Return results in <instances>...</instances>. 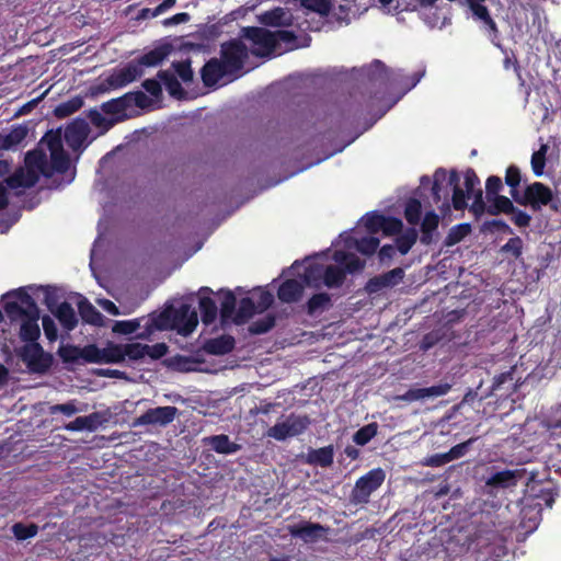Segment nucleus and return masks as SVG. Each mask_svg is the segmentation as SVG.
<instances>
[{"mask_svg":"<svg viewBox=\"0 0 561 561\" xmlns=\"http://www.w3.org/2000/svg\"><path fill=\"white\" fill-rule=\"evenodd\" d=\"M522 477L518 470H502L491 474L485 485L491 489H508L515 486Z\"/></svg>","mask_w":561,"mask_h":561,"instance_id":"obj_22","label":"nucleus"},{"mask_svg":"<svg viewBox=\"0 0 561 561\" xmlns=\"http://www.w3.org/2000/svg\"><path fill=\"white\" fill-rule=\"evenodd\" d=\"M378 433V424L376 422L364 425L353 435L356 445L364 446L369 443Z\"/></svg>","mask_w":561,"mask_h":561,"instance_id":"obj_48","label":"nucleus"},{"mask_svg":"<svg viewBox=\"0 0 561 561\" xmlns=\"http://www.w3.org/2000/svg\"><path fill=\"white\" fill-rule=\"evenodd\" d=\"M311 424L307 414L290 413L283 422H277L266 431V436L278 442L305 433Z\"/></svg>","mask_w":561,"mask_h":561,"instance_id":"obj_4","label":"nucleus"},{"mask_svg":"<svg viewBox=\"0 0 561 561\" xmlns=\"http://www.w3.org/2000/svg\"><path fill=\"white\" fill-rule=\"evenodd\" d=\"M488 202L490 204L488 206L486 213L492 216H496L500 214L508 215L512 211L516 210L513 201L504 195L496 196Z\"/></svg>","mask_w":561,"mask_h":561,"instance_id":"obj_35","label":"nucleus"},{"mask_svg":"<svg viewBox=\"0 0 561 561\" xmlns=\"http://www.w3.org/2000/svg\"><path fill=\"white\" fill-rule=\"evenodd\" d=\"M157 77L164 84L170 95L180 98L184 94V90L180 81L172 72L168 70H159Z\"/></svg>","mask_w":561,"mask_h":561,"instance_id":"obj_42","label":"nucleus"},{"mask_svg":"<svg viewBox=\"0 0 561 561\" xmlns=\"http://www.w3.org/2000/svg\"><path fill=\"white\" fill-rule=\"evenodd\" d=\"M229 72L225 65L217 58H210L201 69V77L206 87L215 85L225 75Z\"/></svg>","mask_w":561,"mask_h":561,"instance_id":"obj_20","label":"nucleus"},{"mask_svg":"<svg viewBox=\"0 0 561 561\" xmlns=\"http://www.w3.org/2000/svg\"><path fill=\"white\" fill-rule=\"evenodd\" d=\"M51 313L67 331H72L78 324L76 312L72 306L67 301L59 304Z\"/></svg>","mask_w":561,"mask_h":561,"instance_id":"obj_28","label":"nucleus"},{"mask_svg":"<svg viewBox=\"0 0 561 561\" xmlns=\"http://www.w3.org/2000/svg\"><path fill=\"white\" fill-rule=\"evenodd\" d=\"M380 241L377 237H364L355 240V248L364 255H373L379 248Z\"/></svg>","mask_w":561,"mask_h":561,"instance_id":"obj_52","label":"nucleus"},{"mask_svg":"<svg viewBox=\"0 0 561 561\" xmlns=\"http://www.w3.org/2000/svg\"><path fill=\"white\" fill-rule=\"evenodd\" d=\"M102 364L121 363L124 360L122 344L110 343L106 347L101 348Z\"/></svg>","mask_w":561,"mask_h":561,"instance_id":"obj_51","label":"nucleus"},{"mask_svg":"<svg viewBox=\"0 0 561 561\" xmlns=\"http://www.w3.org/2000/svg\"><path fill=\"white\" fill-rule=\"evenodd\" d=\"M522 180L523 179H522L520 169L515 164L508 165L506 169V172H505V183L510 187V194H511L513 201H515V202L522 194L519 192V185H520Z\"/></svg>","mask_w":561,"mask_h":561,"instance_id":"obj_36","label":"nucleus"},{"mask_svg":"<svg viewBox=\"0 0 561 561\" xmlns=\"http://www.w3.org/2000/svg\"><path fill=\"white\" fill-rule=\"evenodd\" d=\"M451 386L449 383H439L426 388H412L399 396L398 399L407 402L419 401L425 398H437L449 392Z\"/></svg>","mask_w":561,"mask_h":561,"instance_id":"obj_17","label":"nucleus"},{"mask_svg":"<svg viewBox=\"0 0 561 561\" xmlns=\"http://www.w3.org/2000/svg\"><path fill=\"white\" fill-rule=\"evenodd\" d=\"M88 539L94 541L98 547H103L107 542H112L115 546L124 543V536L116 535L113 531H93L89 535Z\"/></svg>","mask_w":561,"mask_h":561,"instance_id":"obj_46","label":"nucleus"},{"mask_svg":"<svg viewBox=\"0 0 561 561\" xmlns=\"http://www.w3.org/2000/svg\"><path fill=\"white\" fill-rule=\"evenodd\" d=\"M477 439H478V437H470L469 439L453 446L448 450L450 460L454 461V460H457V459L466 456L469 453V450L471 449L474 442H477Z\"/></svg>","mask_w":561,"mask_h":561,"instance_id":"obj_61","label":"nucleus"},{"mask_svg":"<svg viewBox=\"0 0 561 561\" xmlns=\"http://www.w3.org/2000/svg\"><path fill=\"white\" fill-rule=\"evenodd\" d=\"M304 293V284L297 279H286L277 289V297L282 302H297Z\"/></svg>","mask_w":561,"mask_h":561,"instance_id":"obj_23","label":"nucleus"},{"mask_svg":"<svg viewBox=\"0 0 561 561\" xmlns=\"http://www.w3.org/2000/svg\"><path fill=\"white\" fill-rule=\"evenodd\" d=\"M236 346V340L229 334H222L218 337L208 339L203 345V350L210 355H226Z\"/></svg>","mask_w":561,"mask_h":561,"instance_id":"obj_21","label":"nucleus"},{"mask_svg":"<svg viewBox=\"0 0 561 561\" xmlns=\"http://www.w3.org/2000/svg\"><path fill=\"white\" fill-rule=\"evenodd\" d=\"M275 39V49L280 43L286 44V49L296 48L297 36L293 31L277 30L273 32Z\"/></svg>","mask_w":561,"mask_h":561,"instance_id":"obj_60","label":"nucleus"},{"mask_svg":"<svg viewBox=\"0 0 561 561\" xmlns=\"http://www.w3.org/2000/svg\"><path fill=\"white\" fill-rule=\"evenodd\" d=\"M275 317L273 314H266L252 322L249 327V332L254 335L267 333L275 327Z\"/></svg>","mask_w":561,"mask_h":561,"instance_id":"obj_50","label":"nucleus"},{"mask_svg":"<svg viewBox=\"0 0 561 561\" xmlns=\"http://www.w3.org/2000/svg\"><path fill=\"white\" fill-rule=\"evenodd\" d=\"M324 267L318 263H310L304 268L300 274L302 284L312 288H320L323 284Z\"/></svg>","mask_w":561,"mask_h":561,"instance_id":"obj_29","label":"nucleus"},{"mask_svg":"<svg viewBox=\"0 0 561 561\" xmlns=\"http://www.w3.org/2000/svg\"><path fill=\"white\" fill-rule=\"evenodd\" d=\"M79 314L84 323L101 327L103 314L82 295H79L77 302Z\"/></svg>","mask_w":561,"mask_h":561,"instance_id":"obj_24","label":"nucleus"},{"mask_svg":"<svg viewBox=\"0 0 561 561\" xmlns=\"http://www.w3.org/2000/svg\"><path fill=\"white\" fill-rule=\"evenodd\" d=\"M333 259L336 263L343 265L346 273H356L365 267V261L360 260L354 253L345 251H335Z\"/></svg>","mask_w":561,"mask_h":561,"instance_id":"obj_30","label":"nucleus"},{"mask_svg":"<svg viewBox=\"0 0 561 561\" xmlns=\"http://www.w3.org/2000/svg\"><path fill=\"white\" fill-rule=\"evenodd\" d=\"M199 310L202 316V321L204 324H211L216 318L218 308L215 300L208 296H203L199 299Z\"/></svg>","mask_w":561,"mask_h":561,"instance_id":"obj_44","label":"nucleus"},{"mask_svg":"<svg viewBox=\"0 0 561 561\" xmlns=\"http://www.w3.org/2000/svg\"><path fill=\"white\" fill-rule=\"evenodd\" d=\"M422 215V204L417 198L411 197L405 203L404 207V218L405 220L415 226L420 222Z\"/></svg>","mask_w":561,"mask_h":561,"instance_id":"obj_47","label":"nucleus"},{"mask_svg":"<svg viewBox=\"0 0 561 561\" xmlns=\"http://www.w3.org/2000/svg\"><path fill=\"white\" fill-rule=\"evenodd\" d=\"M24 302L31 305L28 317L23 319L20 328V339L27 343H38L37 340L41 336V330L38 327L39 309L32 296H24Z\"/></svg>","mask_w":561,"mask_h":561,"instance_id":"obj_11","label":"nucleus"},{"mask_svg":"<svg viewBox=\"0 0 561 561\" xmlns=\"http://www.w3.org/2000/svg\"><path fill=\"white\" fill-rule=\"evenodd\" d=\"M236 301L237 300L233 293L230 290L226 291L220 304V317L222 322H226L232 318L236 310Z\"/></svg>","mask_w":561,"mask_h":561,"instance_id":"obj_53","label":"nucleus"},{"mask_svg":"<svg viewBox=\"0 0 561 561\" xmlns=\"http://www.w3.org/2000/svg\"><path fill=\"white\" fill-rule=\"evenodd\" d=\"M256 309L255 302L251 298H242L233 317V322L238 325L245 323L250 318H252Z\"/></svg>","mask_w":561,"mask_h":561,"instance_id":"obj_43","label":"nucleus"},{"mask_svg":"<svg viewBox=\"0 0 561 561\" xmlns=\"http://www.w3.org/2000/svg\"><path fill=\"white\" fill-rule=\"evenodd\" d=\"M221 64L229 73H234L243 68L249 53L245 44L240 39H230L221 45Z\"/></svg>","mask_w":561,"mask_h":561,"instance_id":"obj_7","label":"nucleus"},{"mask_svg":"<svg viewBox=\"0 0 561 561\" xmlns=\"http://www.w3.org/2000/svg\"><path fill=\"white\" fill-rule=\"evenodd\" d=\"M417 231L414 227L408 228L396 238V248L402 255L409 253L417 240Z\"/></svg>","mask_w":561,"mask_h":561,"instance_id":"obj_41","label":"nucleus"},{"mask_svg":"<svg viewBox=\"0 0 561 561\" xmlns=\"http://www.w3.org/2000/svg\"><path fill=\"white\" fill-rule=\"evenodd\" d=\"M81 411L82 409L77 407V400H69L66 403L53 404L48 409L50 415L61 413L67 417H71L72 415Z\"/></svg>","mask_w":561,"mask_h":561,"instance_id":"obj_55","label":"nucleus"},{"mask_svg":"<svg viewBox=\"0 0 561 561\" xmlns=\"http://www.w3.org/2000/svg\"><path fill=\"white\" fill-rule=\"evenodd\" d=\"M28 130L24 126H16L0 139L1 149H11L20 145L27 136Z\"/></svg>","mask_w":561,"mask_h":561,"instance_id":"obj_38","label":"nucleus"},{"mask_svg":"<svg viewBox=\"0 0 561 561\" xmlns=\"http://www.w3.org/2000/svg\"><path fill=\"white\" fill-rule=\"evenodd\" d=\"M101 415L99 412H93L85 416H79L75 421L69 422L64 426L69 432L89 431L93 432L101 425Z\"/></svg>","mask_w":561,"mask_h":561,"instance_id":"obj_27","label":"nucleus"},{"mask_svg":"<svg viewBox=\"0 0 561 561\" xmlns=\"http://www.w3.org/2000/svg\"><path fill=\"white\" fill-rule=\"evenodd\" d=\"M88 118L90 119L93 126L100 128L103 133L107 131L115 124V121L108 119L105 116H103L98 108H91L88 112Z\"/></svg>","mask_w":561,"mask_h":561,"instance_id":"obj_57","label":"nucleus"},{"mask_svg":"<svg viewBox=\"0 0 561 561\" xmlns=\"http://www.w3.org/2000/svg\"><path fill=\"white\" fill-rule=\"evenodd\" d=\"M37 180L38 176L34 171L27 170V172H24L20 170L7 179V184L11 188H30L35 185Z\"/></svg>","mask_w":561,"mask_h":561,"instance_id":"obj_32","label":"nucleus"},{"mask_svg":"<svg viewBox=\"0 0 561 561\" xmlns=\"http://www.w3.org/2000/svg\"><path fill=\"white\" fill-rule=\"evenodd\" d=\"M404 277V271L401 267H396L391 271L374 276L368 279L365 285V290L371 295L377 294L383 288H390L398 285Z\"/></svg>","mask_w":561,"mask_h":561,"instance_id":"obj_13","label":"nucleus"},{"mask_svg":"<svg viewBox=\"0 0 561 561\" xmlns=\"http://www.w3.org/2000/svg\"><path fill=\"white\" fill-rule=\"evenodd\" d=\"M12 533L18 540H26L37 535L38 526L33 523L28 525L15 523L12 526Z\"/></svg>","mask_w":561,"mask_h":561,"instance_id":"obj_56","label":"nucleus"},{"mask_svg":"<svg viewBox=\"0 0 561 561\" xmlns=\"http://www.w3.org/2000/svg\"><path fill=\"white\" fill-rule=\"evenodd\" d=\"M169 54H170L169 46L162 45V46L156 47V48L151 49L150 51L140 56L138 58L137 62H135V64L139 65L140 68H142V66L154 67V66H158L159 64H161L167 58V56Z\"/></svg>","mask_w":561,"mask_h":561,"instance_id":"obj_31","label":"nucleus"},{"mask_svg":"<svg viewBox=\"0 0 561 561\" xmlns=\"http://www.w3.org/2000/svg\"><path fill=\"white\" fill-rule=\"evenodd\" d=\"M16 353L33 374H45L53 365V355L45 352L39 343L24 344Z\"/></svg>","mask_w":561,"mask_h":561,"instance_id":"obj_5","label":"nucleus"},{"mask_svg":"<svg viewBox=\"0 0 561 561\" xmlns=\"http://www.w3.org/2000/svg\"><path fill=\"white\" fill-rule=\"evenodd\" d=\"M471 232V225L463 222L458 224L450 228L445 240L444 245L447 248L454 247L461 242Z\"/></svg>","mask_w":561,"mask_h":561,"instance_id":"obj_40","label":"nucleus"},{"mask_svg":"<svg viewBox=\"0 0 561 561\" xmlns=\"http://www.w3.org/2000/svg\"><path fill=\"white\" fill-rule=\"evenodd\" d=\"M149 103V98L142 91H134L102 103L101 110L107 115H116L117 117L114 119L116 123L127 117L125 112L133 105L145 108Z\"/></svg>","mask_w":561,"mask_h":561,"instance_id":"obj_3","label":"nucleus"},{"mask_svg":"<svg viewBox=\"0 0 561 561\" xmlns=\"http://www.w3.org/2000/svg\"><path fill=\"white\" fill-rule=\"evenodd\" d=\"M89 133L88 122L84 118L77 117L66 127L65 140L69 146L76 148L85 140Z\"/></svg>","mask_w":561,"mask_h":561,"instance_id":"obj_19","label":"nucleus"},{"mask_svg":"<svg viewBox=\"0 0 561 561\" xmlns=\"http://www.w3.org/2000/svg\"><path fill=\"white\" fill-rule=\"evenodd\" d=\"M447 179V171L444 168H438L433 174L432 183V197L435 204L442 202L438 206L442 216L446 217L450 215V203H449V188L444 185Z\"/></svg>","mask_w":561,"mask_h":561,"instance_id":"obj_12","label":"nucleus"},{"mask_svg":"<svg viewBox=\"0 0 561 561\" xmlns=\"http://www.w3.org/2000/svg\"><path fill=\"white\" fill-rule=\"evenodd\" d=\"M439 216L434 211H426L421 222V237L420 241L424 245H430L434 242L435 232L439 226Z\"/></svg>","mask_w":561,"mask_h":561,"instance_id":"obj_25","label":"nucleus"},{"mask_svg":"<svg viewBox=\"0 0 561 561\" xmlns=\"http://www.w3.org/2000/svg\"><path fill=\"white\" fill-rule=\"evenodd\" d=\"M549 150V146L547 144H541L539 149L534 151L530 159V165L533 173L536 176H542L545 173L546 162H547V153Z\"/></svg>","mask_w":561,"mask_h":561,"instance_id":"obj_45","label":"nucleus"},{"mask_svg":"<svg viewBox=\"0 0 561 561\" xmlns=\"http://www.w3.org/2000/svg\"><path fill=\"white\" fill-rule=\"evenodd\" d=\"M302 459L309 466L329 468L334 462V447L328 445L321 448H309Z\"/></svg>","mask_w":561,"mask_h":561,"instance_id":"obj_18","label":"nucleus"},{"mask_svg":"<svg viewBox=\"0 0 561 561\" xmlns=\"http://www.w3.org/2000/svg\"><path fill=\"white\" fill-rule=\"evenodd\" d=\"M242 36L259 47V49L252 51L256 56H264L275 51V39L272 31L257 26H248L242 28Z\"/></svg>","mask_w":561,"mask_h":561,"instance_id":"obj_10","label":"nucleus"},{"mask_svg":"<svg viewBox=\"0 0 561 561\" xmlns=\"http://www.w3.org/2000/svg\"><path fill=\"white\" fill-rule=\"evenodd\" d=\"M10 297H14L16 300H7L3 305V310L11 321H15L20 318H27L31 305L24 302V296H31L24 288H19L9 294Z\"/></svg>","mask_w":561,"mask_h":561,"instance_id":"obj_15","label":"nucleus"},{"mask_svg":"<svg viewBox=\"0 0 561 561\" xmlns=\"http://www.w3.org/2000/svg\"><path fill=\"white\" fill-rule=\"evenodd\" d=\"M50 163L51 168L57 173H66L70 165L69 154L64 150H56L50 152Z\"/></svg>","mask_w":561,"mask_h":561,"instance_id":"obj_49","label":"nucleus"},{"mask_svg":"<svg viewBox=\"0 0 561 561\" xmlns=\"http://www.w3.org/2000/svg\"><path fill=\"white\" fill-rule=\"evenodd\" d=\"M58 355L65 363H76L81 359L82 352L79 346L65 345L59 347Z\"/></svg>","mask_w":561,"mask_h":561,"instance_id":"obj_62","label":"nucleus"},{"mask_svg":"<svg viewBox=\"0 0 561 561\" xmlns=\"http://www.w3.org/2000/svg\"><path fill=\"white\" fill-rule=\"evenodd\" d=\"M304 8L322 16H327L331 12L332 3L331 0H307Z\"/></svg>","mask_w":561,"mask_h":561,"instance_id":"obj_64","label":"nucleus"},{"mask_svg":"<svg viewBox=\"0 0 561 561\" xmlns=\"http://www.w3.org/2000/svg\"><path fill=\"white\" fill-rule=\"evenodd\" d=\"M516 203L529 206L534 211L548 207L553 213H561V198L542 182L527 184Z\"/></svg>","mask_w":561,"mask_h":561,"instance_id":"obj_1","label":"nucleus"},{"mask_svg":"<svg viewBox=\"0 0 561 561\" xmlns=\"http://www.w3.org/2000/svg\"><path fill=\"white\" fill-rule=\"evenodd\" d=\"M124 359L128 357L131 360H138L147 356V344L127 343L122 344Z\"/></svg>","mask_w":561,"mask_h":561,"instance_id":"obj_54","label":"nucleus"},{"mask_svg":"<svg viewBox=\"0 0 561 561\" xmlns=\"http://www.w3.org/2000/svg\"><path fill=\"white\" fill-rule=\"evenodd\" d=\"M83 106V100L81 96H73L66 102L58 104L54 110V115L57 118H66L71 114L76 113Z\"/></svg>","mask_w":561,"mask_h":561,"instance_id":"obj_39","label":"nucleus"},{"mask_svg":"<svg viewBox=\"0 0 561 561\" xmlns=\"http://www.w3.org/2000/svg\"><path fill=\"white\" fill-rule=\"evenodd\" d=\"M503 188L502 179L497 175H490L485 181V197L486 201L500 196V192Z\"/></svg>","mask_w":561,"mask_h":561,"instance_id":"obj_63","label":"nucleus"},{"mask_svg":"<svg viewBox=\"0 0 561 561\" xmlns=\"http://www.w3.org/2000/svg\"><path fill=\"white\" fill-rule=\"evenodd\" d=\"M346 278L345 271L336 265H328L324 268L323 274V284L328 288H339L341 287Z\"/></svg>","mask_w":561,"mask_h":561,"instance_id":"obj_34","label":"nucleus"},{"mask_svg":"<svg viewBox=\"0 0 561 561\" xmlns=\"http://www.w3.org/2000/svg\"><path fill=\"white\" fill-rule=\"evenodd\" d=\"M328 531V527L318 523L302 522L288 526V533L294 538H299L306 543L318 541Z\"/></svg>","mask_w":561,"mask_h":561,"instance_id":"obj_14","label":"nucleus"},{"mask_svg":"<svg viewBox=\"0 0 561 561\" xmlns=\"http://www.w3.org/2000/svg\"><path fill=\"white\" fill-rule=\"evenodd\" d=\"M385 222V216L377 213L371 211L366 214L364 218V226L369 233H377L381 230Z\"/></svg>","mask_w":561,"mask_h":561,"instance_id":"obj_58","label":"nucleus"},{"mask_svg":"<svg viewBox=\"0 0 561 561\" xmlns=\"http://www.w3.org/2000/svg\"><path fill=\"white\" fill-rule=\"evenodd\" d=\"M25 164L27 169L31 171H33V169H36L45 176H50V173L46 171L48 167L46 154L41 150L28 151L25 156Z\"/></svg>","mask_w":561,"mask_h":561,"instance_id":"obj_37","label":"nucleus"},{"mask_svg":"<svg viewBox=\"0 0 561 561\" xmlns=\"http://www.w3.org/2000/svg\"><path fill=\"white\" fill-rule=\"evenodd\" d=\"M144 75L142 68L135 62H129L125 67L115 70L107 77V84L113 89H121L134 82Z\"/></svg>","mask_w":561,"mask_h":561,"instance_id":"obj_16","label":"nucleus"},{"mask_svg":"<svg viewBox=\"0 0 561 561\" xmlns=\"http://www.w3.org/2000/svg\"><path fill=\"white\" fill-rule=\"evenodd\" d=\"M332 307L331 295L328 293H318L312 295L307 304L306 311L309 316H314L319 312L328 310Z\"/></svg>","mask_w":561,"mask_h":561,"instance_id":"obj_33","label":"nucleus"},{"mask_svg":"<svg viewBox=\"0 0 561 561\" xmlns=\"http://www.w3.org/2000/svg\"><path fill=\"white\" fill-rule=\"evenodd\" d=\"M523 244L524 243L520 237H512L504 245L501 247V252L508 254L513 259L517 260L523 253Z\"/></svg>","mask_w":561,"mask_h":561,"instance_id":"obj_59","label":"nucleus"},{"mask_svg":"<svg viewBox=\"0 0 561 561\" xmlns=\"http://www.w3.org/2000/svg\"><path fill=\"white\" fill-rule=\"evenodd\" d=\"M205 443L211 447L214 451L221 455L236 454L241 449V446L231 442L226 434L213 435L205 438Z\"/></svg>","mask_w":561,"mask_h":561,"instance_id":"obj_26","label":"nucleus"},{"mask_svg":"<svg viewBox=\"0 0 561 561\" xmlns=\"http://www.w3.org/2000/svg\"><path fill=\"white\" fill-rule=\"evenodd\" d=\"M159 318L182 335L191 334L198 324L197 312L188 304H181L179 308H167Z\"/></svg>","mask_w":561,"mask_h":561,"instance_id":"obj_2","label":"nucleus"},{"mask_svg":"<svg viewBox=\"0 0 561 561\" xmlns=\"http://www.w3.org/2000/svg\"><path fill=\"white\" fill-rule=\"evenodd\" d=\"M471 11V16L474 22L479 23L480 28L486 34L492 44L497 47L500 45V30L497 27L496 22L491 16L490 10L483 2H472L471 5H468Z\"/></svg>","mask_w":561,"mask_h":561,"instance_id":"obj_8","label":"nucleus"},{"mask_svg":"<svg viewBox=\"0 0 561 561\" xmlns=\"http://www.w3.org/2000/svg\"><path fill=\"white\" fill-rule=\"evenodd\" d=\"M386 479V473L381 468H375L362 476L355 482L351 492V501L354 504H366L370 495L378 490Z\"/></svg>","mask_w":561,"mask_h":561,"instance_id":"obj_6","label":"nucleus"},{"mask_svg":"<svg viewBox=\"0 0 561 561\" xmlns=\"http://www.w3.org/2000/svg\"><path fill=\"white\" fill-rule=\"evenodd\" d=\"M179 414V409L172 405L167 407H158L150 408L135 419V426H145V425H159L167 426L171 424L176 415Z\"/></svg>","mask_w":561,"mask_h":561,"instance_id":"obj_9","label":"nucleus"}]
</instances>
